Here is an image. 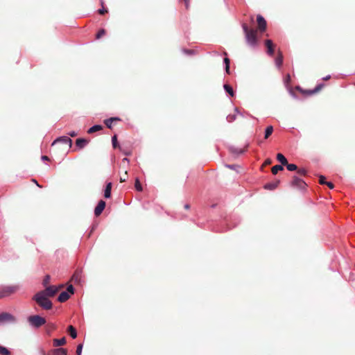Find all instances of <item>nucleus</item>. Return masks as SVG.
Listing matches in <instances>:
<instances>
[{
	"mask_svg": "<svg viewBox=\"0 0 355 355\" xmlns=\"http://www.w3.org/2000/svg\"><path fill=\"white\" fill-rule=\"evenodd\" d=\"M48 297L44 292H37L33 296L32 300L44 310H50L53 307V303Z\"/></svg>",
	"mask_w": 355,
	"mask_h": 355,
	"instance_id": "f257e3e1",
	"label": "nucleus"
},
{
	"mask_svg": "<svg viewBox=\"0 0 355 355\" xmlns=\"http://www.w3.org/2000/svg\"><path fill=\"white\" fill-rule=\"evenodd\" d=\"M243 30L245 34L247 43L251 46H255L257 44V32L254 29H249L246 24H242Z\"/></svg>",
	"mask_w": 355,
	"mask_h": 355,
	"instance_id": "f03ea898",
	"label": "nucleus"
},
{
	"mask_svg": "<svg viewBox=\"0 0 355 355\" xmlns=\"http://www.w3.org/2000/svg\"><path fill=\"white\" fill-rule=\"evenodd\" d=\"M27 320L30 326L35 329H38L46 323V319L39 315H30Z\"/></svg>",
	"mask_w": 355,
	"mask_h": 355,
	"instance_id": "7ed1b4c3",
	"label": "nucleus"
},
{
	"mask_svg": "<svg viewBox=\"0 0 355 355\" xmlns=\"http://www.w3.org/2000/svg\"><path fill=\"white\" fill-rule=\"evenodd\" d=\"M19 289V285L0 286V298L8 297Z\"/></svg>",
	"mask_w": 355,
	"mask_h": 355,
	"instance_id": "20e7f679",
	"label": "nucleus"
},
{
	"mask_svg": "<svg viewBox=\"0 0 355 355\" xmlns=\"http://www.w3.org/2000/svg\"><path fill=\"white\" fill-rule=\"evenodd\" d=\"M324 86V83H320L312 89H303L300 86H297L295 89L300 91L304 96H311L320 92Z\"/></svg>",
	"mask_w": 355,
	"mask_h": 355,
	"instance_id": "39448f33",
	"label": "nucleus"
},
{
	"mask_svg": "<svg viewBox=\"0 0 355 355\" xmlns=\"http://www.w3.org/2000/svg\"><path fill=\"white\" fill-rule=\"evenodd\" d=\"M291 184L292 187H296L301 190L305 189L307 186L306 183L302 179L298 178L296 175L293 176Z\"/></svg>",
	"mask_w": 355,
	"mask_h": 355,
	"instance_id": "423d86ee",
	"label": "nucleus"
},
{
	"mask_svg": "<svg viewBox=\"0 0 355 355\" xmlns=\"http://www.w3.org/2000/svg\"><path fill=\"white\" fill-rule=\"evenodd\" d=\"M58 143H62L63 144L68 145L70 148L72 145V140L68 136H61L53 141V142L52 143V146Z\"/></svg>",
	"mask_w": 355,
	"mask_h": 355,
	"instance_id": "0eeeda50",
	"label": "nucleus"
},
{
	"mask_svg": "<svg viewBox=\"0 0 355 355\" xmlns=\"http://www.w3.org/2000/svg\"><path fill=\"white\" fill-rule=\"evenodd\" d=\"M58 287L55 286H47L45 290L41 291L40 292H44V295L47 297H53L56 293L58 291Z\"/></svg>",
	"mask_w": 355,
	"mask_h": 355,
	"instance_id": "6e6552de",
	"label": "nucleus"
},
{
	"mask_svg": "<svg viewBox=\"0 0 355 355\" xmlns=\"http://www.w3.org/2000/svg\"><path fill=\"white\" fill-rule=\"evenodd\" d=\"M257 21L258 24L259 29L263 32L266 29V21L261 15H258L257 17Z\"/></svg>",
	"mask_w": 355,
	"mask_h": 355,
	"instance_id": "1a4fd4ad",
	"label": "nucleus"
},
{
	"mask_svg": "<svg viewBox=\"0 0 355 355\" xmlns=\"http://www.w3.org/2000/svg\"><path fill=\"white\" fill-rule=\"evenodd\" d=\"M105 205H106L105 202L103 200H101L98 202L96 207H95V209H94L95 216H100L101 214V213L103 212V211L105 209Z\"/></svg>",
	"mask_w": 355,
	"mask_h": 355,
	"instance_id": "9d476101",
	"label": "nucleus"
},
{
	"mask_svg": "<svg viewBox=\"0 0 355 355\" xmlns=\"http://www.w3.org/2000/svg\"><path fill=\"white\" fill-rule=\"evenodd\" d=\"M265 44L267 47V53L269 55L272 56L274 55L275 50H274V45H273L272 40H266L265 42Z\"/></svg>",
	"mask_w": 355,
	"mask_h": 355,
	"instance_id": "9b49d317",
	"label": "nucleus"
},
{
	"mask_svg": "<svg viewBox=\"0 0 355 355\" xmlns=\"http://www.w3.org/2000/svg\"><path fill=\"white\" fill-rule=\"evenodd\" d=\"M229 150L234 155L239 156L245 153V150L243 148H240L234 146H231L229 147Z\"/></svg>",
	"mask_w": 355,
	"mask_h": 355,
	"instance_id": "f8f14e48",
	"label": "nucleus"
},
{
	"mask_svg": "<svg viewBox=\"0 0 355 355\" xmlns=\"http://www.w3.org/2000/svg\"><path fill=\"white\" fill-rule=\"evenodd\" d=\"M50 353L52 355H67V350L64 348L60 347L52 349Z\"/></svg>",
	"mask_w": 355,
	"mask_h": 355,
	"instance_id": "ddd939ff",
	"label": "nucleus"
},
{
	"mask_svg": "<svg viewBox=\"0 0 355 355\" xmlns=\"http://www.w3.org/2000/svg\"><path fill=\"white\" fill-rule=\"evenodd\" d=\"M88 142H89L88 140H87L84 138H78L76 140V145L78 148L82 149L86 146V145L88 144Z\"/></svg>",
	"mask_w": 355,
	"mask_h": 355,
	"instance_id": "4468645a",
	"label": "nucleus"
},
{
	"mask_svg": "<svg viewBox=\"0 0 355 355\" xmlns=\"http://www.w3.org/2000/svg\"><path fill=\"white\" fill-rule=\"evenodd\" d=\"M70 297L69 293L68 292L62 291L60 293L58 297V301L60 302H64L68 300Z\"/></svg>",
	"mask_w": 355,
	"mask_h": 355,
	"instance_id": "2eb2a0df",
	"label": "nucleus"
},
{
	"mask_svg": "<svg viewBox=\"0 0 355 355\" xmlns=\"http://www.w3.org/2000/svg\"><path fill=\"white\" fill-rule=\"evenodd\" d=\"M121 121V119L119 117H110L109 119H107L104 121V123L106 125L107 128L111 129L112 128V123H113L114 121Z\"/></svg>",
	"mask_w": 355,
	"mask_h": 355,
	"instance_id": "dca6fc26",
	"label": "nucleus"
},
{
	"mask_svg": "<svg viewBox=\"0 0 355 355\" xmlns=\"http://www.w3.org/2000/svg\"><path fill=\"white\" fill-rule=\"evenodd\" d=\"M279 184V180H277V181L272 182H268V183H266L263 186V188L267 190H273L277 187Z\"/></svg>",
	"mask_w": 355,
	"mask_h": 355,
	"instance_id": "f3484780",
	"label": "nucleus"
},
{
	"mask_svg": "<svg viewBox=\"0 0 355 355\" xmlns=\"http://www.w3.org/2000/svg\"><path fill=\"white\" fill-rule=\"evenodd\" d=\"M112 185V182H107L106 184L104 190V197L105 198H110L111 197Z\"/></svg>",
	"mask_w": 355,
	"mask_h": 355,
	"instance_id": "a211bd4d",
	"label": "nucleus"
},
{
	"mask_svg": "<svg viewBox=\"0 0 355 355\" xmlns=\"http://www.w3.org/2000/svg\"><path fill=\"white\" fill-rule=\"evenodd\" d=\"M224 55L225 56H227V53L226 52H224ZM223 62H224V65H225V73L227 74H230V60L227 57H225L223 59Z\"/></svg>",
	"mask_w": 355,
	"mask_h": 355,
	"instance_id": "6ab92c4d",
	"label": "nucleus"
},
{
	"mask_svg": "<svg viewBox=\"0 0 355 355\" xmlns=\"http://www.w3.org/2000/svg\"><path fill=\"white\" fill-rule=\"evenodd\" d=\"M283 64V55L281 51L278 52V55L275 58V64L277 68H280Z\"/></svg>",
	"mask_w": 355,
	"mask_h": 355,
	"instance_id": "aec40b11",
	"label": "nucleus"
},
{
	"mask_svg": "<svg viewBox=\"0 0 355 355\" xmlns=\"http://www.w3.org/2000/svg\"><path fill=\"white\" fill-rule=\"evenodd\" d=\"M13 318V316L8 313H2L0 314V322L8 321Z\"/></svg>",
	"mask_w": 355,
	"mask_h": 355,
	"instance_id": "412c9836",
	"label": "nucleus"
},
{
	"mask_svg": "<svg viewBox=\"0 0 355 355\" xmlns=\"http://www.w3.org/2000/svg\"><path fill=\"white\" fill-rule=\"evenodd\" d=\"M319 182L321 184H327L329 189H333V182H326V178L323 175H320L319 178Z\"/></svg>",
	"mask_w": 355,
	"mask_h": 355,
	"instance_id": "4be33fe9",
	"label": "nucleus"
},
{
	"mask_svg": "<svg viewBox=\"0 0 355 355\" xmlns=\"http://www.w3.org/2000/svg\"><path fill=\"white\" fill-rule=\"evenodd\" d=\"M53 343L54 347L62 346L66 343V338L65 337H62V338L60 339L55 338L53 340Z\"/></svg>",
	"mask_w": 355,
	"mask_h": 355,
	"instance_id": "5701e85b",
	"label": "nucleus"
},
{
	"mask_svg": "<svg viewBox=\"0 0 355 355\" xmlns=\"http://www.w3.org/2000/svg\"><path fill=\"white\" fill-rule=\"evenodd\" d=\"M67 331L70 335V336L75 339L77 337V331L75 327H73L72 325H69L67 328Z\"/></svg>",
	"mask_w": 355,
	"mask_h": 355,
	"instance_id": "b1692460",
	"label": "nucleus"
},
{
	"mask_svg": "<svg viewBox=\"0 0 355 355\" xmlns=\"http://www.w3.org/2000/svg\"><path fill=\"white\" fill-rule=\"evenodd\" d=\"M223 88L225 91L232 97L234 96V92L232 86L228 84H224Z\"/></svg>",
	"mask_w": 355,
	"mask_h": 355,
	"instance_id": "393cba45",
	"label": "nucleus"
},
{
	"mask_svg": "<svg viewBox=\"0 0 355 355\" xmlns=\"http://www.w3.org/2000/svg\"><path fill=\"white\" fill-rule=\"evenodd\" d=\"M103 129V126L101 125H94L91 128H89L87 130L89 134H92L95 132L101 130Z\"/></svg>",
	"mask_w": 355,
	"mask_h": 355,
	"instance_id": "a878e982",
	"label": "nucleus"
},
{
	"mask_svg": "<svg viewBox=\"0 0 355 355\" xmlns=\"http://www.w3.org/2000/svg\"><path fill=\"white\" fill-rule=\"evenodd\" d=\"M277 159L282 164V165L287 164V159L282 153H278L277 155Z\"/></svg>",
	"mask_w": 355,
	"mask_h": 355,
	"instance_id": "bb28decb",
	"label": "nucleus"
},
{
	"mask_svg": "<svg viewBox=\"0 0 355 355\" xmlns=\"http://www.w3.org/2000/svg\"><path fill=\"white\" fill-rule=\"evenodd\" d=\"M46 332L48 334H51V333L56 329V324L53 322H49L46 324Z\"/></svg>",
	"mask_w": 355,
	"mask_h": 355,
	"instance_id": "cd10ccee",
	"label": "nucleus"
},
{
	"mask_svg": "<svg viewBox=\"0 0 355 355\" xmlns=\"http://www.w3.org/2000/svg\"><path fill=\"white\" fill-rule=\"evenodd\" d=\"M273 132V127L272 125L268 126L265 130L264 138L268 139Z\"/></svg>",
	"mask_w": 355,
	"mask_h": 355,
	"instance_id": "c85d7f7f",
	"label": "nucleus"
},
{
	"mask_svg": "<svg viewBox=\"0 0 355 355\" xmlns=\"http://www.w3.org/2000/svg\"><path fill=\"white\" fill-rule=\"evenodd\" d=\"M284 169L282 165H275L274 166H272V174L275 175L278 173V171H282Z\"/></svg>",
	"mask_w": 355,
	"mask_h": 355,
	"instance_id": "c756f323",
	"label": "nucleus"
},
{
	"mask_svg": "<svg viewBox=\"0 0 355 355\" xmlns=\"http://www.w3.org/2000/svg\"><path fill=\"white\" fill-rule=\"evenodd\" d=\"M284 166H286L287 170L289 171H294L297 170V166L295 164H288L287 162V164H285Z\"/></svg>",
	"mask_w": 355,
	"mask_h": 355,
	"instance_id": "7c9ffc66",
	"label": "nucleus"
},
{
	"mask_svg": "<svg viewBox=\"0 0 355 355\" xmlns=\"http://www.w3.org/2000/svg\"><path fill=\"white\" fill-rule=\"evenodd\" d=\"M10 354V351L6 347L0 345V354L9 355Z\"/></svg>",
	"mask_w": 355,
	"mask_h": 355,
	"instance_id": "2f4dec72",
	"label": "nucleus"
},
{
	"mask_svg": "<svg viewBox=\"0 0 355 355\" xmlns=\"http://www.w3.org/2000/svg\"><path fill=\"white\" fill-rule=\"evenodd\" d=\"M135 187L136 190L138 191H142V187H141V184L138 178H136V180H135Z\"/></svg>",
	"mask_w": 355,
	"mask_h": 355,
	"instance_id": "473e14b6",
	"label": "nucleus"
},
{
	"mask_svg": "<svg viewBox=\"0 0 355 355\" xmlns=\"http://www.w3.org/2000/svg\"><path fill=\"white\" fill-rule=\"evenodd\" d=\"M236 119V114H228L226 117V119L227 121L229 122V123H232L233 121H234Z\"/></svg>",
	"mask_w": 355,
	"mask_h": 355,
	"instance_id": "72a5a7b5",
	"label": "nucleus"
},
{
	"mask_svg": "<svg viewBox=\"0 0 355 355\" xmlns=\"http://www.w3.org/2000/svg\"><path fill=\"white\" fill-rule=\"evenodd\" d=\"M128 178L127 171H124V174L120 175V182H125Z\"/></svg>",
	"mask_w": 355,
	"mask_h": 355,
	"instance_id": "f704fd0d",
	"label": "nucleus"
},
{
	"mask_svg": "<svg viewBox=\"0 0 355 355\" xmlns=\"http://www.w3.org/2000/svg\"><path fill=\"white\" fill-rule=\"evenodd\" d=\"M290 82H291V76H290V74L288 73L284 79V83L286 87H288Z\"/></svg>",
	"mask_w": 355,
	"mask_h": 355,
	"instance_id": "c9c22d12",
	"label": "nucleus"
},
{
	"mask_svg": "<svg viewBox=\"0 0 355 355\" xmlns=\"http://www.w3.org/2000/svg\"><path fill=\"white\" fill-rule=\"evenodd\" d=\"M66 292H68L69 293V295H73L74 293V288L73 285L70 284L67 286Z\"/></svg>",
	"mask_w": 355,
	"mask_h": 355,
	"instance_id": "e433bc0d",
	"label": "nucleus"
},
{
	"mask_svg": "<svg viewBox=\"0 0 355 355\" xmlns=\"http://www.w3.org/2000/svg\"><path fill=\"white\" fill-rule=\"evenodd\" d=\"M112 143L113 148H116L118 146L117 137H116V135H114L112 137Z\"/></svg>",
	"mask_w": 355,
	"mask_h": 355,
	"instance_id": "4c0bfd02",
	"label": "nucleus"
},
{
	"mask_svg": "<svg viewBox=\"0 0 355 355\" xmlns=\"http://www.w3.org/2000/svg\"><path fill=\"white\" fill-rule=\"evenodd\" d=\"M297 172L300 175L305 176L307 174V170L304 168H301L297 170Z\"/></svg>",
	"mask_w": 355,
	"mask_h": 355,
	"instance_id": "58836bf2",
	"label": "nucleus"
},
{
	"mask_svg": "<svg viewBox=\"0 0 355 355\" xmlns=\"http://www.w3.org/2000/svg\"><path fill=\"white\" fill-rule=\"evenodd\" d=\"M83 347V344L80 343V344L78 345L77 348H76V354L77 355H81Z\"/></svg>",
	"mask_w": 355,
	"mask_h": 355,
	"instance_id": "ea45409f",
	"label": "nucleus"
},
{
	"mask_svg": "<svg viewBox=\"0 0 355 355\" xmlns=\"http://www.w3.org/2000/svg\"><path fill=\"white\" fill-rule=\"evenodd\" d=\"M105 34V31L104 29H101L96 34V39L101 38L103 35Z\"/></svg>",
	"mask_w": 355,
	"mask_h": 355,
	"instance_id": "a19ab883",
	"label": "nucleus"
},
{
	"mask_svg": "<svg viewBox=\"0 0 355 355\" xmlns=\"http://www.w3.org/2000/svg\"><path fill=\"white\" fill-rule=\"evenodd\" d=\"M101 6H102V8H100L98 10V12L100 14V15H103L105 14V12H107V10L104 8L103 7V0H101Z\"/></svg>",
	"mask_w": 355,
	"mask_h": 355,
	"instance_id": "79ce46f5",
	"label": "nucleus"
},
{
	"mask_svg": "<svg viewBox=\"0 0 355 355\" xmlns=\"http://www.w3.org/2000/svg\"><path fill=\"white\" fill-rule=\"evenodd\" d=\"M50 275H47L44 277V279H43V285L44 286H46L49 284V281H50Z\"/></svg>",
	"mask_w": 355,
	"mask_h": 355,
	"instance_id": "37998d69",
	"label": "nucleus"
},
{
	"mask_svg": "<svg viewBox=\"0 0 355 355\" xmlns=\"http://www.w3.org/2000/svg\"><path fill=\"white\" fill-rule=\"evenodd\" d=\"M68 135L70 136V137H76L77 135V132H75V131H70L68 132Z\"/></svg>",
	"mask_w": 355,
	"mask_h": 355,
	"instance_id": "c03bdc74",
	"label": "nucleus"
},
{
	"mask_svg": "<svg viewBox=\"0 0 355 355\" xmlns=\"http://www.w3.org/2000/svg\"><path fill=\"white\" fill-rule=\"evenodd\" d=\"M184 51L188 55L193 54V51L190 49H184Z\"/></svg>",
	"mask_w": 355,
	"mask_h": 355,
	"instance_id": "a18cd8bd",
	"label": "nucleus"
},
{
	"mask_svg": "<svg viewBox=\"0 0 355 355\" xmlns=\"http://www.w3.org/2000/svg\"><path fill=\"white\" fill-rule=\"evenodd\" d=\"M184 1L186 8L188 9L189 7V0H184Z\"/></svg>",
	"mask_w": 355,
	"mask_h": 355,
	"instance_id": "49530a36",
	"label": "nucleus"
},
{
	"mask_svg": "<svg viewBox=\"0 0 355 355\" xmlns=\"http://www.w3.org/2000/svg\"><path fill=\"white\" fill-rule=\"evenodd\" d=\"M226 166L231 169H234L236 167V165L234 164H226Z\"/></svg>",
	"mask_w": 355,
	"mask_h": 355,
	"instance_id": "de8ad7c7",
	"label": "nucleus"
},
{
	"mask_svg": "<svg viewBox=\"0 0 355 355\" xmlns=\"http://www.w3.org/2000/svg\"><path fill=\"white\" fill-rule=\"evenodd\" d=\"M42 159L44 160V161H49V158L48 156L46 155H42Z\"/></svg>",
	"mask_w": 355,
	"mask_h": 355,
	"instance_id": "09e8293b",
	"label": "nucleus"
},
{
	"mask_svg": "<svg viewBox=\"0 0 355 355\" xmlns=\"http://www.w3.org/2000/svg\"><path fill=\"white\" fill-rule=\"evenodd\" d=\"M289 92H290V94L293 96V97H296L295 94H294V92L292 91L291 89H289Z\"/></svg>",
	"mask_w": 355,
	"mask_h": 355,
	"instance_id": "8fccbe9b",
	"label": "nucleus"
},
{
	"mask_svg": "<svg viewBox=\"0 0 355 355\" xmlns=\"http://www.w3.org/2000/svg\"><path fill=\"white\" fill-rule=\"evenodd\" d=\"M234 111H235V112H236V114H240V115L243 116L242 113L239 112V109H238L237 107H235V108H234Z\"/></svg>",
	"mask_w": 355,
	"mask_h": 355,
	"instance_id": "3c124183",
	"label": "nucleus"
},
{
	"mask_svg": "<svg viewBox=\"0 0 355 355\" xmlns=\"http://www.w3.org/2000/svg\"><path fill=\"white\" fill-rule=\"evenodd\" d=\"M33 182L36 184V185L39 187H41V186L38 184L37 181L35 179H33Z\"/></svg>",
	"mask_w": 355,
	"mask_h": 355,
	"instance_id": "603ef678",
	"label": "nucleus"
},
{
	"mask_svg": "<svg viewBox=\"0 0 355 355\" xmlns=\"http://www.w3.org/2000/svg\"><path fill=\"white\" fill-rule=\"evenodd\" d=\"M128 162H129V160H128V158H126V157H125V158H123V159H122V162H123H123H127V163H128Z\"/></svg>",
	"mask_w": 355,
	"mask_h": 355,
	"instance_id": "864d4df0",
	"label": "nucleus"
},
{
	"mask_svg": "<svg viewBox=\"0 0 355 355\" xmlns=\"http://www.w3.org/2000/svg\"><path fill=\"white\" fill-rule=\"evenodd\" d=\"M331 78V76L330 75H328L326 77L323 78V80H329Z\"/></svg>",
	"mask_w": 355,
	"mask_h": 355,
	"instance_id": "5fc2aeb1",
	"label": "nucleus"
},
{
	"mask_svg": "<svg viewBox=\"0 0 355 355\" xmlns=\"http://www.w3.org/2000/svg\"><path fill=\"white\" fill-rule=\"evenodd\" d=\"M189 207H190V206H189V204H186V205H184V208H185L186 209H189Z\"/></svg>",
	"mask_w": 355,
	"mask_h": 355,
	"instance_id": "6e6d98bb",
	"label": "nucleus"
},
{
	"mask_svg": "<svg viewBox=\"0 0 355 355\" xmlns=\"http://www.w3.org/2000/svg\"><path fill=\"white\" fill-rule=\"evenodd\" d=\"M266 164H270V159H268L266 161Z\"/></svg>",
	"mask_w": 355,
	"mask_h": 355,
	"instance_id": "4d7b16f0",
	"label": "nucleus"
},
{
	"mask_svg": "<svg viewBox=\"0 0 355 355\" xmlns=\"http://www.w3.org/2000/svg\"><path fill=\"white\" fill-rule=\"evenodd\" d=\"M48 355H52L50 352L48 354Z\"/></svg>",
	"mask_w": 355,
	"mask_h": 355,
	"instance_id": "13d9d810",
	"label": "nucleus"
}]
</instances>
